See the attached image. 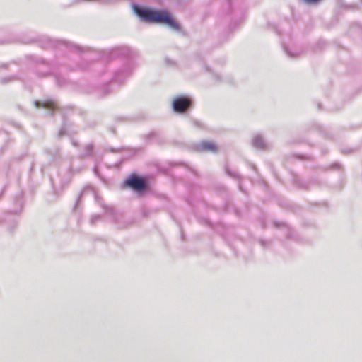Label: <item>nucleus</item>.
<instances>
[{
    "mask_svg": "<svg viewBox=\"0 0 362 362\" xmlns=\"http://www.w3.org/2000/svg\"><path fill=\"white\" fill-rule=\"evenodd\" d=\"M132 8L134 13L144 21L165 24L174 30H178L180 28L179 24L165 11H155L136 4H132Z\"/></svg>",
    "mask_w": 362,
    "mask_h": 362,
    "instance_id": "nucleus-1",
    "label": "nucleus"
},
{
    "mask_svg": "<svg viewBox=\"0 0 362 362\" xmlns=\"http://www.w3.org/2000/svg\"><path fill=\"white\" fill-rule=\"evenodd\" d=\"M190 105V98L185 96L177 97L173 101V108L174 111L180 113L185 112Z\"/></svg>",
    "mask_w": 362,
    "mask_h": 362,
    "instance_id": "nucleus-2",
    "label": "nucleus"
},
{
    "mask_svg": "<svg viewBox=\"0 0 362 362\" xmlns=\"http://www.w3.org/2000/svg\"><path fill=\"white\" fill-rule=\"evenodd\" d=\"M127 186L136 192H141L146 188L144 180L136 175H132L125 182Z\"/></svg>",
    "mask_w": 362,
    "mask_h": 362,
    "instance_id": "nucleus-3",
    "label": "nucleus"
},
{
    "mask_svg": "<svg viewBox=\"0 0 362 362\" xmlns=\"http://www.w3.org/2000/svg\"><path fill=\"white\" fill-rule=\"evenodd\" d=\"M252 144L255 148L259 149H266L268 148V144L264 138L259 134H256L254 136L252 139Z\"/></svg>",
    "mask_w": 362,
    "mask_h": 362,
    "instance_id": "nucleus-4",
    "label": "nucleus"
},
{
    "mask_svg": "<svg viewBox=\"0 0 362 362\" xmlns=\"http://www.w3.org/2000/svg\"><path fill=\"white\" fill-rule=\"evenodd\" d=\"M35 105L36 107H42L51 111H53L57 108V103L51 100L44 102L35 101Z\"/></svg>",
    "mask_w": 362,
    "mask_h": 362,
    "instance_id": "nucleus-5",
    "label": "nucleus"
},
{
    "mask_svg": "<svg viewBox=\"0 0 362 362\" xmlns=\"http://www.w3.org/2000/svg\"><path fill=\"white\" fill-rule=\"evenodd\" d=\"M199 148L204 151L216 152L218 151V146L211 141H202L199 144Z\"/></svg>",
    "mask_w": 362,
    "mask_h": 362,
    "instance_id": "nucleus-6",
    "label": "nucleus"
},
{
    "mask_svg": "<svg viewBox=\"0 0 362 362\" xmlns=\"http://www.w3.org/2000/svg\"><path fill=\"white\" fill-rule=\"evenodd\" d=\"M284 49L287 56L291 58L297 57L301 53V50L300 49L294 47L287 46L284 47Z\"/></svg>",
    "mask_w": 362,
    "mask_h": 362,
    "instance_id": "nucleus-7",
    "label": "nucleus"
},
{
    "mask_svg": "<svg viewBox=\"0 0 362 362\" xmlns=\"http://www.w3.org/2000/svg\"><path fill=\"white\" fill-rule=\"evenodd\" d=\"M302 1L306 4H316V3L319 2L320 0H302Z\"/></svg>",
    "mask_w": 362,
    "mask_h": 362,
    "instance_id": "nucleus-8",
    "label": "nucleus"
},
{
    "mask_svg": "<svg viewBox=\"0 0 362 362\" xmlns=\"http://www.w3.org/2000/svg\"><path fill=\"white\" fill-rule=\"evenodd\" d=\"M92 148H93V147H92V146H91V145H88V146H86V151H87V152H86V155H89V154H90V153H91V151H92Z\"/></svg>",
    "mask_w": 362,
    "mask_h": 362,
    "instance_id": "nucleus-9",
    "label": "nucleus"
},
{
    "mask_svg": "<svg viewBox=\"0 0 362 362\" xmlns=\"http://www.w3.org/2000/svg\"><path fill=\"white\" fill-rule=\"evenodd\" d=\"M88 192H92V193H93V194H94V195H95V192H93L91 189H86V190L82 193L81 196L85 195V194H86V193H88Z\"/></svg>",
    "mask_w": 362,
    "mask_h": 362,
    "instance_id": "nucleus-10",
    "label": "nucleus"
},
{
    "mask_svg": "<svg viewBox=\"0 0 362 362\" xmlns=\"http://www.w3.org/2000/svg\"><path fill=\"white\" fill-rule=\"evenodd\" d=\"M98 218H99V216H93V217L91 218V220H90L91 223H95V221L97 219H98Z\"/></svg>",
    "mask_w": 362,
    "mask_h": 362,
    "instance_id": "nucleus-11",
    "label": "nucleus"
},
{
    "mask_svg": "<svg viewBox=\"0 0 362 362\" xmlns=\"http://www.w3.org/2000/svg\"><path fill=\"white\" fill-rule=\"evenodd\" d=\"M213 76H214V79H215L216 81H219V77H220V76H219V75H218V74H213Z\"/></svg>",
    "mask_w": 362,
    "mask_h": 362,
    "instance_id": "nucleus-12",
    "label": "nucleus"
},
{
    "mask_svg": "<svg viewBox=\"0 0 362 362\" xmlns=\"http://www.w3.org/2000/svg\"><path fill=\"white\" fill-rule=\"evenodd\" d=\"M227 173H228V174H230L231 176H234V177L235 176V174H232V173H230L229 171H228V170H227Z\"/></svg>",
    "mask_w": 362,
    "mask_h": 362,
    "instance_id": "nucleus-13",
    "label": "nucleus"
},
{
    "mask_svg": "<svg viewBox=\"0 0 362 362\" xmlns=\"http://www.w3.org/2000/svg\"><path fill=\"white\" fill-rule=\"evenodd\" d=\"M63 134L62 130L60 131L59 134L62 135Z\"/></svg>",
    "mask_w": 362,
    "mask_h": 362,
    "instance_id": "nucleus-14",
    "label": "nucleus"
},
{
    "mask_svg": "<svg viewBox=\"0 0 362 362\" xmlns=\"http://www.w3.org/2000/svg\"><path fill=\"white\" fill-rule=\"evenodd\" d=\"M73 145L76 146V143L74 141H73Z\"/></svg>",
    "mask_w": 362,
    "mask_h": 362,
    "instance_id": "nucleus-15",
    "label": "nucleus"
}]
</instances>
